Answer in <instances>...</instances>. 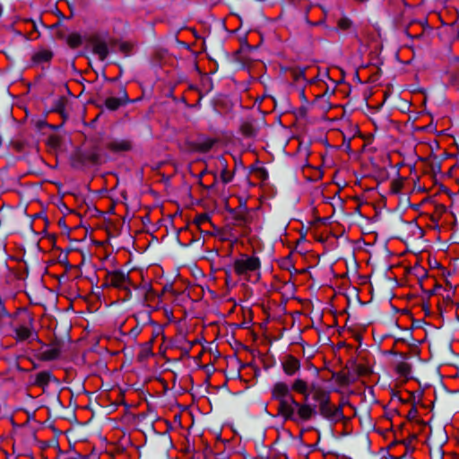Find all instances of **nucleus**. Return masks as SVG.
I'll return each instance as SVG.
<instances>
[{
  "label": "nucleus",
  "mask_w": 459,
  "mask_h": 459,
  "mask_svg": "<svg viewBox=\"0 0 459 459\" xmlns=\"http://www.w3.org/2000/svg\"><path fill=\"white\" fill-rule=\"evenodd\" d=\"M281 366L283 373L288 377H293L301 368L300 360L291 354L285 355L281 360Z\"/></svg>",
  "instance_id": "obj_4"
},
{
  "label": "nucleus",
  "mask_w": 459,
  "mask_h": 459,
  "mask_svg": "<svg viewBox=\"0 0 459 459\" xmlns=\"http://www.w3.org/2000/svg\"><path fill=\"white\" fill-rule=\"evenodd\" d=\"M240 132L246 137H253L256 134V130L253 124L248 121H245L240 126Z\"/></svg>",
  "instance_id": "obj_16"
},
{
  "label": "nucleus",
  "mask_w": 459,
  "mask_h": 459,
  "mask_svg": "<svg viewBox=\"0 0 459 459\" xmlns=\"http://www.w3.org/2000/svg\"><path fill=\"white\" fill-rule=\"evenodd\" d=\"M66 43L71 48H76L82 45V39L79 33L74 32L68 35Z\"/></svg>",
  "instance_id": "obj_17"
},
{
  "label": "nucleus",
  "mask_w": 459,
  "mask_h": 459,
  "mask_svg": "<svg viewBox=\"0 0 459 459\" xmlns=\"http://www.w3.org/2000/svg\"><path fill=\"white\" fill-rule=\"evenodd\" d=\"M33 333V318L30 317L28 325H19L14 328V340L17 342L28 340Z\"/></svg>",
  "instance_id": "obj_7"
},
{
  "label": "nucleus",
  "mask_w": 459,
  "mask_h": 459,
  "mask_svg": "<svg viewBox=\"0 0 459 459\" xmlns=\"http://www.w3.org/2000/svg\"><path fill=\"white\" fill-rule=\"evenodd\" d=\"M306 69H291L290 75L294 81H299V79H305Z\"/></svg>",
  "instance_id": "obj_22"
},
{
  "label": "nucleus",
  "mask_w": 459,
  "mask_h": 459,
  "mask_svg": "<svg viewBox=\"0 0 459 459\" xmlns=\"http://www.w3.org/2000/svg\"><path fill=\"white\" fill-rule=\"evenodd\" d=\"M106 148L112 152H125L132 149V143L127 139L114 140L107 143Z\"/></svg>",
  "instance_id": "obj_9"
},
{
  "label": "nucleus",
  "mask_w": 459,
  "mask_h": 459,
  "mask_svg": "<svg viewBox=\"0 0 459 459\" xmlns=\"http://www.w3.org/2000/svg\"><path fill=\"white\" fill-rule=\"evenodd\" d=\"M61 353L60 347L57 344L51 345V347L39 354V359L43 361H50L56 359Z\"/></svg>",
  "instance_id": "obj_12"
},
{
  "label": "nucleus",
  "mask_w": 459,
  "mask_h": 459,
  "mask_svg": "<svg viewBox=\"0 0 459 459\" xmlns=\"http://www.w3.org/2000/svg\"><path fill=\"white\" fill-rule=\"evenodd\" d=\"M356 372L359 376H368L370 373V369L368 366L359 364L356 367Z\"/></svg>",
  "instance_id": "obj_24"
},
{
  "label": "nucleus",
  "mask_w": 459,
  "mask_h": 459,
  "mask_svg": "<svg viewBox=\"0 0 459 459\" xmlns=\"http://www.w3.org/2000/svg\"><path fill=\"white\" fill-rule=\"evenodd\" d=\"M142 331V328L136 325L135 327L132 328L129 332V335L132 337H136Z\"/></svg>",
  "instance_id": "obj_29"
},
{
  "label": "nucleus",
  "mask_w": 459,
  "mask_h": 459,
  "mask_svg": "<svg viewBox=\"0 0 459 459\" xmlns=\"http://www.w3.org/2000/svg\"><path fill=\"white\" fill-rule=\"evenodd\" d=\"M343 405L344 403H342L338 406H335L331 401L330 404L326 406L320 415L327 420H342L343 418Z\"/></svg>",
  "instance_id": "obj_8"
},
{
  "label": "nucleus",
  "mask_w": 459,
  "mask_h": 459,
  "mask_svg": "<svg viewBox=\"0 0 459 459\" xmlns=\"http://www.w3.org/2000/svg\"><path fill=\"white\" fill-rule=\"evenodd\" d=\"M261 269L260 258L255 255L241 254L232 264L236 275L247 281L252 274L258 273Z\"/></svg>",
  "instance_id": "obj_2"
},
{
  "label": "nucleus",
  "mask_w": 459,
  "mask_h": 459,
  "mask_svg": "<svg viewBox=\"0 0 459 459\" xmlns=\"http://www.w3.org/2000/svg\"><path fill=\"white\" fill-rule=\"evenodd\" d=\"M395 371L401 377H407L411 374V367L408 362L402 361L396 365Z\"/></svg>",
  "instance_id": "obj_18"
},
{
  "label": "nucleus",
  "mask_w": 459,
  "mask_h": 459,
  "mask_svg": "<svg viewBox=\"0 0 459 459\" xmlns=\"http://www.w3.org/2000/svg\"><path fill=\"white\" fill-rule=\"evenodd\" d=\"M103 285L105 287L123 290L126 292V295L130 293V278L128 274L121 271L108 272L104 278Z\"/></svg>",
  "instance_id": "obj_3"
},
{
  "label": "nucleus",
  "mask_w": 459,
  "mask_h": 459,
  "mask_svg": "<svg viewBox=\"0 0 459 459\" xmlns=\"http://www.w3.org/2000/svg\"><path fill=\"white\" fill-rule=\"evenodd\" d=\"M236 221L240 223L246 224L247 222V217L246 213L240 212L236 216Z\"/></svg>",
  "instance_id": "obj_28"
},
{
  "label": "nucleus",
  "mask_w": 459,
  "mask_h": 459,
  "mask_svg": "<svg viewBox=\"0 0 459 459\" xmlns=\"http://www.w3.org/2000/svg\"><path fill=\"white\" fill-rule=\"evenodd\" d=\"M333 378L340 385H346L349 383L348 377L342 372H337L333 374Z\"/></svg>",
  "instance_id": "obj_21"
},
{
  "label": "nucleus",
  "mask_w": 459,
  "mask_h": 459,
  "mask_svg": "<svg viewBox=\"0 0 459 459\" xmlns=\"http://www.w3.org/2000/svg\"><path fill=\"white\" fill-rule=\"evenodd\" d=\"M404 186V180L402 178L394 179L390 184V192L392 194L397 195L401 193Z\"/></svg>",
  "instance_id": "obj_19"
},
{
  "label": "nucleus",
  "mask_w": 459,
  "mask_h": 459,
  "mask_svg": "<svg viewBox=\"0 0 459 459\" xmlns=\"http://www.w3.org/2000/svg\"><path fill=\"white\" fill-rule=\"evenodd\" d=\"M65 103L64 100H60L56 104L55 110L58 113H60L62 116L64 115Z\"/></svg>",
  "instance_id": "obj_25"
},
{
  "label": "nucleus",
  "mask_w": 459,
  "mask_h": 459,
  "mask_svg": "<svg viewBox=\"0 0 459 459\" xmlns=\"http://www.w3.org/2000/svg\"><path fill=\"white\" fill-rule=\"evenodd\" d=\"M152 348H151V343L150 342H146L143 346V349H142V351H141V355L142 356H148L149 354L152 353Z\"/></svg>",
  "instance_id": "obj_27"
},
{
  "label": "nucleus",
  "mask_w": 459,
  "mask_h": 459,
  "mask_svg": "<svg viewBox=\"0 0 459 459\" xmlns=\"http://www.w3.org/2000/svg\"><path fill=\"white\" fill-rule=\"evenodd\" d=\"M351 21L347 18V17H343V18H341L339 21H338V27L341 29V30H348L351 28Z\"/></svg>",
  "instance_id": "obj_23"
},
{
  "label": "nucleus",
  "mask_w": 459,
  "mask_h": 459,
  "mask_svg": "<svg viewBox=\"0 0 459 459\" xmlns=\"http://www.w3.org/2000/svg\"><path fill=\"white\" fill-rule=\"evenodd\" d=\"M155 299H158V301H157V305H158V304H159V302H160V296H156V294H155L154 290H149V291L146 293V300H147V301H151V300Z\"/></svg>",
  "instance_id": "obj_26"
},
{
  "label": "nucleus",
  "mask_w": 459,
  "mask_h": 459,
  "mask_svg": "<svg viewBox=\"0 0 459 459\" xmlns=\"http://www.w3.org/2000/svg\"><path fill=\"white\" fill-rule=\"evenodd\" d=\"M215 142L214 139L206 138L204 141L195 143L193 149L199 152H207L213 147Z\"/></svg>",
  "instance_id": "obj_13"
},
{
  "label": "nucleus",
  "mask_w": 459,
  "mask_h": 459,
  "mask_svg": "<svg viewBox=\"0 0 459 459\" xmlns=\"http://www.w3.org/2000/svg\"><path fill=\"white\" fill-rule=\"evenodd\" d=\"M271 400L277 403V415L296 424L308 422L330 404L331 391L315 383L296 377L290 385L275 382L271 388Z\"/></svg>",
  "instance_id": "obj_1"
},
{
  "label": "nucleus",
  "mask_w": 459,
  "mask_h": 459,
  "mask_svg": "<svg viewBox=\"0 0 459 459\" xmlns=\"http://www.w3.org/2000/svg\"><path fill=\"white\" fill-rule=\"evenodd\" d=\"M194 222L197 225V227L204 226L207 223L211 224L210 216L207 213H200L197 214L194 220Z\"/></svg>",
  "instance_id": "obj_20"
},
{
  "label": "nucleus",
  "mask_w": 459,
  "mask_h": 459,
  "mask_svg": "<svg viewBox=\"0 0 459 459\" xmlns=\"http://www.w3.org/2000/svg\"><path fill=\"white\" fill-rule=\"evenodd\" d=\"M130 102L128 94L125 89L122 90V93L119 97H108L105 100L104 105L107 109L110 111H116L120 107L126 106Z\"/></svg>",
  "instance_id": "obj_5"
},
{
  "label": "nucleus",
  "mask_w": 459,
  "mask_h": 459,
  "mask_svg": "<svg viewBox=\"0 0 459 459\" xmlns=\"http://www.w3.org/2000/svg\"><path fill=\"white\" fill-rule=\"evenodd\" d=\"M217 168L221 169L220 178L224 184H228L233 179L234 172L229 170L228 162L223 157L218 158Z\"/></svg>",
  "instance_id": "obj_10"
},
{
  "label": "nucleus",
  "mask_w": 459,
  "mask_h": 459,
  "mask_svg": "<svg viewBox=\"0 0 459 459\" xmlns=\"http://www.w3.org/2000/svg\"><path fill=\"white\" fill-rule=\"evenodd\" d=\"M54 53L49 48H39L35 51L31 56V63L33 65H48L53 59Z\"/></svg>",
  "instance_id": "obj_6"
},
{
  "label": "nucleus",
  "mask_w": 459,
  "mask_h": 459,
  "mask_svg": "<svg viewBox=\"0 0 459 459\" xmlns=\"http://www.w3.org/2000/svg\"><path fill=\"white\" fill-rule=\"evenodd\" d=\"M51 378V374L48 371H40L36 375L34 385L39 387L47 386Z\"/></svg>",
  "instance_id": "obj_14"
},
{
  "label": "nucleus",
  "mask_w": 459,
  "mask_h": 459,
  "mask_svg": "<svg viewBox=\"0 0 459 459\" xmlns=\"http://www.w3.org/2000/svg\"><path fill=\"white\" fill-rule=\"evenodd\" d=\"M82 160L83 162H90L92 164H98L100 160V156L96 150L85 152L82 154Z\"/></svg>",
  "instance_id": "obj_15"
},
{
  "label": "nucleus",
  "mask_w": 459,
  "mask_h": 459,
  "mask_svg": "<svg viewBox=\"0 0 459 459\" xmlns=\"http://www.w3.org/2000/svg\"><path fill=\"white\" fill-rule=\"evenodd\" d=\"M91 42L93 53L96 54L101 61L105 60L108 55L106 42L99 39H92Z\"/></svg>",
  "instance_id": "obj_11"
}]
</instances>
